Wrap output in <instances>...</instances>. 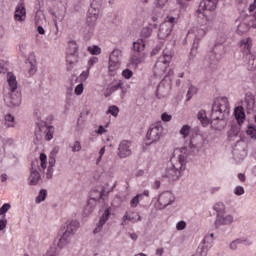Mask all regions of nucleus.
I'll return each instance as SVG.
<instances>
[{
	"label": "nucleus",
	"mask_w": 256,
	"mask_h": 256,
	"mask_svg": "<svg viewBox=\"0 0 256 256\" xmlns=\"http://www.w3.org/2000/svg\"><path fill=\"white\" fill-rule=\"evenodd\" d=\"M196 18L198 26L193 27L188 31V36L194 35V43L190 55H193L197 49H199V41L207 35V31L213 29V22L209 19L206 12H201V10L196 11Z\"/></svg>",
	"instance_id": "1"
},
{
	"label": "nucleus",
	"mask_w": 256,
	"mask_h": 256,
	"mask_svg": "<svg viewBox=\"0 0 256 256\" xmlns=\"http://www.w3.org/2000/svg\"><path fill=\"white\" fill-rule=\"evenodd\" d=\"M7 83L9 88L4 89V103L10 109H15L21 106L22 97L19 91H17V77L12 72L7 74Z\"/></svg>",
	"instance_id": "2"
},
{
	"label": "nucleus",
	"mask_w": 256,
	"mask_h": 256,
	"mask_svg": "<svg viewBox=\"0 0 256 256\" xmlns=\"http://www.w3.org/2000/svg\"><path fill=\"white\" fill-rule=\"evenodd\" d=\"M173 45L175 43H171L163 50V55L158 58L154 66V74L159 77L167 71L169 64L171 63V59H173Z\"/></svg>",
	"instance_id": "3"
},
{
	"label": "nucleus",
	"mask_w": 256,
	"mask_h": 256,
	"mask_svg": "<svg viewBox=\"0 0 256 256\" xmlns=\"http://www.w3.org/2000/svg\"><path fill=\"white\" fill-rule=\"evenodd\" d=\"M77 229H79V221L71 219L65 223L64 232L58 241V247L60 249H63L64 247H67V245L71 244L73 235L77 233Z\"/></svg>",
	"instance_id": "4"
},
{
	"label": "nucleus",
	"mask_w": 256,
	"mask_h": 256,
	"mask_svg": "<svg viewBox=\"0 0 256 256\" xmlns=\"http://www.w3.org/2000/svg\"><path fill=\"white\" fill-rule=\"evenodd\" d=\"M229 100L227 97H219L214 100L212 106L211 120L219 121L229 115Z\"/></svg>",
	"instance_id": "5"
},
{
	"label": "nucleus",
	"mask_w": 256,
	"mask_h": 256,
	"mask_svg": "<svg viewBox=\"0 0 256 256\" xmlns=\"http://www.w3.org/2000/svg\"><path fill=\"white\" fill-rule=\"evenodd\" d=\"M37 167L39 171L47 169V155H45V153L40 154V165L39 161L32 162V170L28 178L29 185H37V183L41 181V174L37 171Z\"/></svg>",
	"instance_id": "6"
},
{
	"label": "nucleus",
	"mask_w": 256,
	"mask_h": 256,
	"mask_svg": "<svg viewBox=\"0 0 256 256\" xmlns=\"http://www.w3.org/2000/svg\"><path fill=\"white\" fill-rule=\"evenodd\" d=\"M187 157V148H176L170 159L171 165L183 173L187 169Z\"/></svg>",
	"instance_id": "7"
},
{
	"label": "nucleus",
	"mask_w": 256,
	"mask_h": 256,
	"mask_svg": "<svg viewBox=\"0 0 256 256\" xmlns=\"http://www.w3.org/2000/svg\"><path fill=\"white\" fill-rule=\"evenodd\" d=\"M187 157V148H176L170 159L171 165L183 173L187 169Z\"/></svg>",
	"instance_id": "8"
},
{
	"label": "nucleus",
	"mask_w": 256,
	"mask_h": 256,
	"mask_svg": "<svg viewBox=\"0 0 256 256\" xmlns=\"http://www.w3.org/2000/svg\"><path fill=\"white\" fill-rule=\"evenodd\" d=\"M101 7H103V0H92L87 12L88 25H95L101 16Z\"/></svg>",
	"instance_id": "9"
},
{
	"label": "nucleus",
	"mask_w": 256,
	"mask_h": 256,
	"mask_svg": "<svg viewBox=\"0 0 256 256\" xmlns=\"http://www.w3.org/2000/svg\"><path fill=\"white\" fill-rule=\"evenodd\" d=\"M123 57V52L119 49H114L109 56L108 71L109 75L115 77L117 71L121 68V58Z\"/></svg>",
	"instance_id": "10"
},
{
	"label": "nucleus",
	"mask_w": 256,
	"mask_h": 256,
	"mask_svg": "<svg viewBox=\"0 0 256 256\" xmlns=\"http://www.w3.org/2000/svg\"><path fill=\"white\" fill-rule=\"evenodd\" d=\"M177 23V18L173 16H168L165 21L160 24L158 30L159 39H167L168 36L171 35V31H173V27Z\"/></svg>",
	"instance_id": "11"
},
{
	"label": "nucleus",
	"mask_w": 256,
	"mask_h": 256,
	"mask_svg": "<svg viewBox=\"0 0 256 256\" xmlns=\"http://www.w3.org/2000/svg\"><path fill=\"white\" fill-rule=\"evenodd\" d=\"M173 203H175V195L171 191H164L159 194L155 207L161 211Z\"/></svg>",
	"instance_id": "12"
},
{
	"label": "nucleus",
	"mask_w": 256,
	"mask_h": 256,
	"mask_svg": "<svg viewBox=\"0 0 256 256\" xmlns=\"http://www.w3.org/2000/svg\"><path fill=\"white\" fill-rule=\"evenodd\" d=\"M161 133H163V127L159 124H152L146 134L147 141H150L147 145L157 143L161 139Z\"/></svg>",
	"instance_id": "13"
},
{
	"label": "nucleus",
	"mask_w": 256,
	"mask_h": 256,
	"mask_svg": "<svg viewBox=\"0 0 256 256\" xmlns=\"http://www.w3.org/2000/svg\"><path fill=\"white\" fill-rule=\"evenodd\" d=\"M234 218L231 214H217L214 222L215 229H219V227H223L225 225H231L233 223Z\"/></svg>",
	"instance_id": "14"
},
{
	"label": "nucleus",
	"mask_w": 256,
	"mask_h": 256,
	"mask_svg": "<svg viewBox=\"0 0 256 256\" xmlns=\"http://www.w3.org/2000/svg\"><path fill=\"white\" fill-rule=\"evenodd\" d=\"M131 153V141L123 140L120 142L118 146V157H120V159H125L126 157H129Z\"/></svg>",
	"instance_id": "15"
},
{
	"label": "nucleus",
	"mask_w": 256,
	"mask_h": 256,
	"mask_svg": "<svg viewBox=\"0 0 256 256\" xmlns=\"http://www.w3.org/2000/svg\"><path fill=\"white\" fill-rule=\"evenodd\" d=\"M14 19L15 21H19L20 23H23V21L27 19V9L25 8L24 1H21L17 4L14 13Z\"/></svg>",
	"instance_id": "16"
},
{
	"label": "nucleus",
	"mask_w": 256,
	"mask_h": 256,
	"mask_svg": "<svg viewBox=\"0 0 256 256\" xmlns=\"http://www.w3.org/2000/svg\"><path fill=\"white\" fill-rule=\"evenodd\" d=\"M240 53L242 57H249L251 56V48L253 47V41L251 38H244L240 41Z\"/></svg>",
	"instance_id": "17"
},
{
	"label": "nucleus",
	"mask_w": 256,
	"mask_h": 256,
	"mask_svg": "<svg viewBox=\"0 0 256 256\" xmlns=\"http://www.w3.org/2000/svg\"><path fill=\"white\" fill-rule=\"evenodd\" d=\"M217 3H219V0H202L197 11H200V13L215 11L217 9Z\"/></svg>",
	"instance_id": "18"
},
{
	"label": "nucleus",
	"mask_w": 256,
	"mask_h": 256,
	"mask_svg": "<svg viewBox=\"0 0 256 256\" xmlns=\"http://www.w3.org/2000/svg\"><path fill=\"white\" fill-rule=\"evenodd\" d=\"M181 175H183V172L171 164V166L166 168L163 177L170 179V181H177Z\"/></svg>",
	"instance_id": "19"
},
{
	"label": "nucleus",
	"mask_w": 256,
	"mask_h": 256,
	"mask_svg": "<svg viewBox=\"0 0 256 256\" xmlns=\"http://www.w3.org/2000/svg\"><path fill=\"white\" fill-rule=\"evenodd\" d=\"M119 89H123V81L121 80H113L111 84L105 90L104 97H111L115 91H119Z\"/></svg>",
	"instance_id": "20"
},
{
	"label": "nucleus",
	"mask_w": 256,
	"mask_h": 256,
	"mask_svg": "<svg viewBox=\"0 0 256 256\" xmlns=\"http://www.w3.org/2000/svg\"><path fill=\"white\" fill-rule=\"evenodd\" d=\"M3 125L6 129H13L16 127L17 122H15V116L11 113L5 114L3 117Z\"/></svg>",
	"instance_id": "21"
},
{
	"label": "nucleus",
	"mask_w": 256,
	"mask_h": 256,
	"mask_svg": "<svg viewBox=\"0 0 256 256\" xmlns=\"http://www.w3.org/2000/svg\"><path fill=\"white\" fill-rule=\"evenodd\" d=\"M239 245H252V242L248 238H245V237L238 238L236 240H233L230 243V249L232 251H237V249L239 248Z\"/></svg>",
	"instance_id": "22"
},
{
	"label": "nucleus",
	"mask_w": 256,
	"mask_h": 256,
	"mask_svg": "<svg viewBox=\"0 0 256 256\" xmlns=\"http://www.w3.org/2000/svg\"><path fill=\"white\" fill-rule=\"evenodd\" d=\"M26 64V69L28 72V75H33L34 73H37V60H35V58L31 57L28 58L25 62Z\"/></svg>",
	"instance_id": "23"
},
{
	"label": "nucleus",
	"mask_w": 256,
	"mask_h": 256,
	"mask_svg": "<svg viewBox=\"0 0 256 256\" xmlns=\"http://www.w3.org/2000/svg\"><path fill=\"white\" fill-rule=\"evenodd\" d=\"M38 129L41 133H45L46 141L53 139V126H47L46 124H38Z\"/></svg>",
	"instance_id": "24"
},
{
	"label": "nucleus",
	"mask_w": 256,
	"mask_h": 256,
	"mask_svg": "<svg viewBox=\"0 0 256 256\" xmlns=\"http://www.w3.org/2000/svg\"><path fill=\"white\" fill-rule=\"evenodd\" d=\"M143 197H149V190H145L143 193L137 194L133 197L130 201V207L135 209V207L139 205V202L142 201Z\"/></svg>",
	"instance_id": "25"
},
{
	"label": "nucleus",
	"mask_w": 256,
	"mask_h": 256,
	"mask_svg": "<svg viewBox=\"0 0 256 256\" xmlns=\"http://www.w3.org/2000/svg\"><path fill=\"white\" fill-rule=\"evenodd\" d=\"M234 117L239 125L245 121V109L243 106H238L234 109Z\"/></svg>",
	"instance_id": "26"
},
{
	"label": "nucleus",
	"mask_w": 256,
	"mask_h": 256,
	"mask_svg": "<svg viewBox=\"0 0 256 256\" xmlns=\"http://www.w3.org/2000/svg\"><path fill=\"white\" fill-rule=\"evenodd\" d=\"M146 57L147 55L145 53L133 54L130 58V62L132 65H134V67H138L141 65V63H143V61H145Z\"/></svg>",
	"instance_id": "27"
},
{
	"label": "nucleus",
	"mask_w": 256,
	"mask_h": 256,
	"mask_svg": "<svg viewBox=\"0 0 256 256\" xmlns=\"http://www.w3.org/2000/svg\"><path fill=\"white\" fill-rule=\"evenodd\" d=\"M133 51H135V53H143V51H145V40L138 39L136 42H134Z\"/></svg>",
	"instance_id": "28"
},
{
	"label": "nucleus",
	"mask_w": 256,
	"mask_h": 256,
	"mask_svg": "<svg viewBox=\"0 0 256 256\" xmlns=\"http://www.w3.org/2000/svg\"><path fill=\"white\" fill-rule=\"evenodd\" d=\"M197 117L202 123L203 127H207V125H209V118H207V112H205V110H200Z\"/></svg>",
	"instance_id": "29"
},
{
	"label": "nucleus",
	"mask_w": 256,
	"mask_h": 256,
	"mask_svg": "<svg viewBox=\"0 0 256 256\" xmlns=\"http://www.w3.org/2000/svg\"><path fill=\"white\" fill-rule=\"evenodd\" d=\"M67 53L72 55H79V46H77L75 41H70L68 43Z\"/></svg>",
	"instance_id": "30"
},
{
	"label": "nucleus",
	"mask_w": 256,
	"mask_h": 256,
	"mask_svg": "<svg viewBox=\"0 0 256 256\" xmlns=\"http://www.w3.org/2000/svg\"><path fill=\"white\" fill-rule=\"evenodd\" d=\"M244 61H247L248 59V67L250 71H253L256 69V56H253V54H250V56H244Z\"/></svg>",
	"instance_id": "31"
},
{
	"label": "nucleus",
	"mask_w": 256,
	"mask_h": 256,
	"mask_svg": "<svg viewBox=\"0 0 256 256\" xmlns=\"http://www.w3.org/2000/svg\"><path fill=\"white\" fill-rule=\"evenodd\" d=\"M189 133H191V126H189L188 124L183 125L179 131L182 139H187L189 137Z\"/></svg>",
	"instance_id": "32"
},
{
	"label": "nucleus",
	"mask_w": 256,
	"mask_h": 256,
	"mask_svg": "<svg viewBox=\"0 0 256 256\" xmlns=\"http://www.w3.org/2000/svg\"><path fill=\"white\" fill-rule=\"evenodd\" d=\"M111 215V208H107L103 215L100 217L98 223H100L101 225H105L107 223V221H109V217Z\"/></svg>",
	"instance_id": "33"
},
{
	"label": "nucleus",
	"mask_w": 256,
	"mask_h": 256,
	"mask_svg": "<svg viewBox=\"0 0 256 256\" xmlns=\"http://www.w3.org/2000/svg\"><path fill=\"white\" fill-rule=\"evenodd\" d=\"M122 220H123L122 225H125V221H132V223H138V221H141V216L137 214V218H131V215L129 214V212H126Z\"/></svg>",
	"instance_id": "34"
},
{
	"label": "nucleus",
	"mask_w": 256,
	"mask_h": 256,
	"mask_svg": "<svg viewBox=\"0 0 256 256\" xmlns=\"http://www.w3.org/2000/svg\"><path fill=\"white\" fill-rule=\"evenodd\" d=\"M66 61L69 65H75L79 61V54H69L67 53Z\"/></svg>",
	"instance_id": "35"
},
{
	"label": "nucleus",
	"mask_w": 256,
	"mask_h": 256,
	"mask_svg": "<svg viewBox=\"0 0 256 256\" xmlns=\"http://www.w3.org/2000/svg\"><path fill=\"white\" fill-rule=\"evenodd\" d=\"M213 209L216 211L217 215H222L225 213V204L223 202H217Z\"/></svg>",
	"instance_id": "36"
},
{
	"label": "nucleus",
	"mask_w": 256,
	"mask_h": 256,
	"mask_svg": "<svg viewBox=\"0 0 256 256\" xmlns=\"http://www.w3.org/2000/svg\"><path fill=\"white\" fill-rule=\"evenodd\" d=\"M151 33H153V28H151V26H146L141 31V37L148 39V37H151Z\"/></svg>",
	"instance_id": "37"
},
{
	"label": "nucleus",
	"mask_w": 256,
	"mask_h": 256,
	"mask_svg": "<svg viewBox=\"0 0 256 256\" xmlns=\"http://www.w3.org/2000/svg\"><path fill=\"white\" fill-rule=\"evenodd\" d=\"M45 199H47V190L42 189L36 197V203H43Z\"/></svg>",
	"instance_id": "38"
},
{
	"label": "nucleus",
	"mask_w": 256,
	"mask_h": 256,
	"mask_svg": "<svg viewBox=\"0 0 256 256\" xmlns=\"http://www.w3.org/2000/svg\"><path fill=\"white\" fill-rule=\"evenodd\" d=\"M193 95H197V87L195 86H190L187 92V99L186 101H191L193 98Z\"/></svg>",
	"instance_id": "39"
},
{
	"label": "nucleus",
	"mask_w": 256,
	"mask_h": 256,
	"mask_svg": "<svg viewBox=\"0 0 256 256\" xmlns=\"http://www.w3.org/2000/svg\"><path fill=\"white\" fill-rule=\"evenodd\" d=\"M88 52L91 53V55H101V48L99 46H89Z\"/></svg>",
	"instance_id": "40"
},
{
	"label": "nucleus",
	"mask_w": 256,
	"mask_h": 256,
	"mask_svg": "<svg viewBox=\"0 0 256 256\" xmlns=\"http://www.w3.org/2000/svg\"><path fill=\"white\" fill-rule=\"evenodd\" d=\"M108 113L113 115V117H117L119 115V107L112 105L108 108Z\"/></svg>",
	"instance_id": "41"
},
{
	"label": "nucleus",
	"mask_w": 256,
	"mask_h": 256,
	"mask_svg": "<svg viewBox=\"0 0 256 256\" xmlns=\"http://www.w3.org/2000/svg\"><path fill=\"white\" fill-rule=\"evenodd\" d=\"M247 135L251 137V139H256V127L255 126H249L247 131Z\"/></svg>",
	"instance_id": "42"
},
{
	"label": "nucleus",
	"mask_w": 256,
	"mask_h": 256,
	"mask_svg": "<svg viewBox=\"0 0 256 256\" xmlns=\"http://www.w3.org/2000/svg\"><path fill=\"white\" fill-rule=\"evenodd\" d=\"M234 195L241 197V195H245V188L243 186H236L233 190Z\"/></svg>",
	"instance_id": "43"
},
{
	"label": "nucleus",
	"mask_w": 256,
	"mask_h": 256,
	"mask_svg": "<svg viewBox=\"0 0 256 256\" xmlns=\"http://www.w3.org/2000/svg\"><path fill=\"white\" fill-rule=\"evenodd\" d=\"M89 68H87L85 71H83L80 75H79V77H78V79H79V81H81V83H84V81L86 80V79H89Z\"/></svg>",
	"instance_id": "44"
},
{
	"label": "nucleus",
	"mask_w": 256,
	"mask_h": 256,
	"mask_svg": "<svg viewBox=\"0 0 256 256\" xmlns=\"http://www.w3.org/2000/svg\"><path fill=\"white\" fill-rule=\"evenodd\" d=\"M70 147L73 153H79V151H81V142L76 140Z\"/></svg>",
	"instance_id": "45"
},
{
	"label": "nucleus",
	"mask_w": 256,
	"mask_h": 256,
	"mask_svg": "<svg viewBox=\"0 0 256 256\" xmlns=\"http://www.w3.org/2000/svg\"><path fill=\"white\" fill-rule=\"evenodd\" d=\"M240 129L237 126H233L228 132V137H237L239 135Z\"/></svg>",
	"instance_id": "46"
},
{
	"label": "nucleus",
	"mask_w": 256,
	"mask_h": 256,
	"mask_svg": "<svg viewBox=\"0 0 256 256\" xmlns=\"http://www.w3.org/2000/svg\"><path fill=\"white\" fill-rule=\"evenodd\" d=\"M173 119V116L167 112H164L161 114V120L164 121V123H169Z\"/></svg>",
	"instance_id": "47"
},
{
	"label": "nucleus",
	"mask_w": 256,
	"mask_h": 256,
	"mask_svg": "<svg viewBox=\"0 0 256 256\" xmlns=\"http://www.w3.org/2000/svg\"><path fill=\"white\" fill-rule=\"evenodd\" d=\"M122 77H124V79H131L133 77V71H131L130 69L123 70Z\"/></svg>",
	"instance_id": "48"
},
{
	"label": "nucleus",
	"mask_w": 256,
	"mask_h": 256,
	"mask_svg": "<svg viewBox=\"0 0 256 256\" xmlns=\"http://www.w3.org/2000/svg\"><path fill=\"white\" fill-rule=\"evenodd\" d=\"M83 91H84L83 82H81L75 87L74 93L75 95H83Z\"/></svg>",
	"instance_id": "49"
},
{
	"label": "nucleus",
	"mask_w": 256,
	"mask_h": 256,
	"mask_svg": "<svg viewBox=\"0 0 256 256\" xmlns=\"http://www.w3.org/2000/svg\"><path fill=\"white\" fill-rule=\"evenodd\" d=\"M13 140L12 139H5L3 136L0 135V149L5 150V144L11 143Z\"/></svg>",
	"instance_id": "50"
},
{
	"label": "nucleus",
	"mask_w": 256,
	"mask_h": 256,
	"mask_svg": "<svg viewBox=\"0 0 256 256\" xmlns=\"http://www.w3.org/2000/svg\"><path fill=\"white\" fill-rule=\"evenodd\" d=\"M9 209H11V204L9 203L3 204V206L0 208V215H5V213H7Z\"/></svg>",
	"instance_id": "51"
},
{
	"label": "nucleus",
	"mask_w": 256,
	"mask_h": 256,
	"mask_svg": "<svg viewBox=\"0 0 256 256\" xmlns=\"http://www.w3.org/2000/svg\"><path fill=\"white\" fill-rule=\"evenodd\" d=\"M187 227V222L185 221H179L177 224H176V229L177 231H183L184 229H186Z\"/></svg>",
	"instance_id": "52"
},
{
	"label": "nucleus",
	"mask_w": 256,
	"mask_h": 256,
	"mask_svg": "<svg viewBox=\"0 0 256 256\" xmlns=\"http://www.w3.org/2000/svg\"><path fill=\"white\" fill-rule=\"evenodd\" d=\"M169 0H155V5L158 9H163Z\"/></svg>",
	"instance_id": "53"
},
{
	"label": "nucleus",
	"mask_w": 256,
	"mask_h": 256,
	"mask_svg": "<svg viewBox=\"0 0 256 256\" xmlns=\"http://www.w3.org/2000/svg\"><path fill=\"white\" fill-rule=\"evenodd\" d=\"M5 229H7V219L6 218H2L0 219V232L4 231Z\"/></svg>",
	"instance_id": "54"
},
{
	"label": "nucleus",
	"mask_w": 256,
	"mask_h": 256,
	"mask_svg": "<svg viewBox=\"0 0 256 256\" xmlns=\"http://www.w3.org/2000/svg\"><path fill=\"white\" fill-rule=\"evenodd\" d=\"M103 226L104 224H100V222H98L93 230L94 235H97V233H101V231H103Z\"/></svg>",
	"instance_id": "55"
},
{
	"label": "nucleus",
	"mask_w": 256,
	"mask_h": 256,
	"mask_svg": "<svg viewBox=\"0 0 256 256\" xmlns=\"http://www.w3.org/2000/svg\"><path fill=\"white\" fill-rule=\"evenodd\" d=\"M98 61H99V58H97V57L90 58L88 61V69L90 70L91 67H93L95 65V63H97Z\"/></svg>",
	"instance_id": "56"
},
{
	"label": "nucleus",
	"mask_w": 256,
	"mask_h": 256,
	"mask_svg": "<svg viewBox=\"0 0 256 256\" xmlns=\"http://www.w3.org/2000/svg\"><path fill=\"white\" fill-rule=\"evenodd\" d=\"M99 157L97 158V165H99V163H101V159H103V156L105 155V146H103L100 151H99Z\"/></svg>",
	"instance_id": "57"
},
{
	"label": "nucleus",
	"mask_w": 256,
	"mask_h": 256,
	"mask_svg": "<svg viewBox=\"0 0 256 256\" xmlns=\"http://www.w3.org/2000/svg\"><path fill=\"white\" fill-rule=\"evenodd\" d=\"M97 206V199L96 198H90L88 200V207H90V209H93V207Z\"/></svg>",
	"instance_id": "58"
},
{
	"label": "nucleus",
	"mask_w": 256,
	"mask_h": 256,
	"mask_svg": "<svg viewBox=\"0 0 256 256\" xmlns=\"http://www.w3.org/2000/svg\"><path fill=\"white\" fill-rule=\"evenodd\" d=\"M53 168L48 167L47 172H46V179H52L53 178Z\"/></svg>",
	"instance_id": "59"
},
{
	"label": "nucleus",
	"mask_w": 256,
	"mask_h": 256,
	"mask_svg": "<svg viewBox=\"0 0 256 256\" xmlns=\"http://www.w3.org/2000/svg\"><path fill=\"white\" fill-rule=\"evenodd\" d=\"M96 133L98 135H104V133H107V129H105V127H103V125H100L98 130L96 131Z\"/></svg>",
	"instance_id": "60"
},
{
	"label": "nucleus",
	"mask_w": 256,
	"mask_h": 256,
	"mask_svg": "<svg viewBox=\"0 0 256 256\" xmlns=\"http://www.w3.org/2000/svg\"><path fill=\"white\" fill-rule=\"evenodd\" d=\"M248 9H249L250 13H253V11H256V0H254L253 3H251L249 5Z\"/></svg>",
	"instance_id": "61"
},
{
	"label": "nucleus",
	"mask_w": 256,
	"mask_h": 256,
	"mask_svg": "<svg viewBox=\"0 0 256 256\" xmlns=\"http://www.w3.org/2000/svg\"><path fill=\"white\" fill-rule=\"evenodd\" d=\"M218 191H221V186H215L210 189V193L213 195L215 193H218Z\"/></svg>",
	"instance_id": "62"
},
{
	"label": "nucleus",
	"mask_w": 256,
	"mask_h": 256,
	"mask_svg": "<svg viewBox=\"0 0 256 256\" xmlns=\"http://www.w3.org/2000/svg\"><path fill=\"white\" fill-rule=\"evenodd\" d=\"M1 73H7V67H5L4 62H0V74Z\"/></svg>",
	"instance_id": "63"
},
{
	"label": "nucleus",
	"mask_w": 256,
	"mask_h": 256,
	"mask_svg": "<svg viewBox=\"0 0 256 256\" xmlns=\"http://www.w3.org/2000/svg\"><path fill=\"white\" fill-rule=\"evenodd\" d=\"M55 163H56L55 158L50 157L49 158V166L48 167H51V168L55 167Z\"/></svg>",
	"instance_id": "64"
}]
</instances>
